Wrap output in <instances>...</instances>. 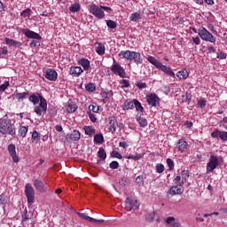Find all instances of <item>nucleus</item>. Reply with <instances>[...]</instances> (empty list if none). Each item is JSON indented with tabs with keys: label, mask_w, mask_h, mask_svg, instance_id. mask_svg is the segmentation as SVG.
Masks as SVG:
<instances>
[{
	"label": "nucleus",
	"mask_w": 227,
	"mask_h": 227,
	"mask_svg": "<svg viewBox=\"0 0 227 227\" xmlns=\"http://www.w3.org/2000/svg\"><path fill=\"white\" fill-rule=\"evenodd\" d=\"M21 17H24L25 19L27 17H31V9H26L21 12Z\"/></svg>",
	"instance_id": "obj_46"
},
{
	"label": "nucleus",
	"mask_w": 227,
	"mask_h": 227,
	"mask_svg": "<svg viewBox=\"0 0 227 227\" xmlns=\"http://www.w3.org/2000/svg\"><path fill=\"white\" fill-rule=\"evenodd\" d=\"M95 143L102 145L104 143V136L102 134H98L94 137Z\"/></svg>",
	"instance_id": "obj_37"
},
{
	"label": "nucleus",
	"mask_w": 227,
	"mask_h": 227,
	"mask_svg": "<svg viewBox=\"0 0 227 227\" xmlns=\"http://www.w3.org/2000/svg\"><path fill=\"white\" fill-rule=\"evenodd\" d=\"M165 223L169 226H174L175 224H176L178 223V221L176 220V218H175L174 216H168L165 219Z\"/></svg>",
	"instance_id": "obj_29"
},
{
	"label": "nucleus",
	"mask_w": 227,
	"mask_h": 227,
	"mask_svg": "<svg viewBox=\"0 0 227 227\" xmlns=\"http://www.w3.org/2000/svg\"><path fill=\"white\" fill-rule=\"evenodd\" d=\"M156 171H157V173H164V165L160 164V163L157 164Z\"/></svg>",
	"instance_id": "obj_50"
},
{
	"label": "nucleus",
	"mask_w": 227,
	"mask_h": 227,
	"mask_svg": "<svg viewBox=\"0 0 227 227\" xmlns=\"http://www.w3.org/2000/svg\"><path fill=\"white\" fill-rule=\"evenodd\" d=\"M137 86L139 90H145L146 88V82H143L142 81L137 82Z\"/></svg>",
	"instance_id": "obj_53"
},
{
	"label": "nucleus",
	"mask_w": 227,
	"mask_h": 227,
	"mask_svg": "<svg viewBox=\"0 0 227 227\" xmlns=\"http://www.w3.org/2000/svg\"><path fill=\"white\" fill-rule=\"evenodd\" d=\"M77 111V105L72 103L67 106V113H75Z\"/></svg>",
	"instance_id": "obj_40"
},
{
	"label": "nucleus",
	"mask_w": 227,
	"mask_h": 227,
	"mask_svg": "<svg viewBox=\"0 0 227 227\" xmlns=\"http://www.w3.org/2000/svg\"><path fill=\"white\" fill-rule=\"evenodd\" d=\"M27 219H29V217H27V210H25L22 214V221H27Z\"/></svg>",
	"instance_id": "obj_61"
},
{
	"label": "nucleus",
	"mask_w": 227,
	"mask_h": 227,
	"mask_svg": "<svg viewBox=\"0 0 227 227\" xmlns=\"http://www.w3.org/2000/svg\"><path fill=\"white\" fill-rule=\"evenodd\" d=\"M69 10L73 13H76V12H79L81 10V4H79L78 3H74L69 7Z\"/></svg>",
	"instance_id": "obj_35"
},
{
	"label": "nucleus",
	"mask_w": 227,
	"mask_h": 227,
	"mask_svg": "<svg viewBox=\"0 0 227 227\" xmlns=\"http://www.w3.org/2000/svg\"><path fill=\"white\" fill-rule=\"evenodd\" d=\"M167 164L170 169V171H173V169H175V161H173V160L171 159H167Z\"/></svg>",
	"instance_id": "obj_44"
},
{
	"label": "nucleus",
	"mask_w": 227,
	"mask_h": 227,
	"mask_svg": "<svg viewBox=\"0 0 227 227\" xmlns=\"http://www.w3.org/2000/svg\"><path fill=\"white\" fill-rule=\"evenodd\" d=\"M147 61H149V63L153 65L156 68H158V67L160 65V62H159V60H157V59H155L153 56H148Z\"/></svg>",
	"instance_id": "obj_30"
},
{
	"label": "nucleus",
	"mask_w": 227,
	"mask_h": 227,
	"mask_svg": "<svg viewBox=\"0 0 227 227\" xmlns=\"http://www.w3.org/2000/svg\"><path fill=\"white\" fill-rule=\"evenodd\" d=\"M30 47L32 49H35L36 47H40V41H36V40H33L31 43H30Z\"/></svg>",
	"instance_id": "obj_52"
},
{
	"label": "nucleus",
	"mask_w": 227,
	"mask_h": 227,
	"mask_svg": "<svg viewBox=\"0 0 227 227\" xmlns=\"http://www.w3.org/2000/svg\"><path fill=\"white\" fill-rule=\"evenodd\" d=\"M9 86H10V82H5L2 85H0V93H3V91H5Z\"/></svg>",
	"instance_id": "obj_45"
},
{
	"label": "nucleus",
	"mask_w": 227,
	"mask_h": 227,
	"mask_svg": "<svg viewBox=\"0 0 227 227\" xmlns=\"http://www.w3.org/2000/svg\"><path fill=\"white\" fill-rule=\"evenodd\" d=\"M28 95H29V92L16 93L15 98H17L19 102H20V100H26Z\"/></svg>",
	"instance_id": "obj_32"
},
{
	"label": "nucleus",
	"mask_w": 227,
	"mask_h": 227,
	"mask_svg": "<svg viewBox=\"0 0 227 227\" xmlns=\"http://www.w3.org/2000/svg\"><path fill=\"white\" fill-rule=\"evenodd\" d=\"M176 76L179 79H187V77H189V72L185 69L178 71Z\"/></svg>",
	"instance_id": "obj_31"
},
{
	"label": "nucleus",
	"mask_w": 227,
	"mask_h": 227,
	"mask_svg": "<svg viewBox=\"0 0 227 227\" xmlns=\"http://www.w3.org/2000/svg\"><path fill=\"white\" fill-rule=\"evenodd\" d=\"M25 194L27 196V203H35V189L31 184H26Z\"/></svg>",
	"instance_id": "obj_8"
},
{
	"label": "nucleus",
	"mask_w": 227,
	"mask_h": 227,
	"mask_svg": "<svg viewBox=\"0 0 227 227\" xmlns=\"http://www.w3.org/2000/svg\"><path fill=\"white\" fill-rule=\"evenodd\" d=\"M112 156L115 157V159H122L121 154L118 151H113Z\"/></svg>",
	"instance_id": "obj_56"
},
{
	"label": "nucleus",
	"mask_w": 227,
	"mask_h": 227,
	"mask_svg": "<svg viewBox=\"0 0 227 227\" xmlns=\"http://www.w3.org/2000/svg\"><path fill=\"white\" fill-rule=\"evenodd\" d=\"M125 207L128 212H130L131 210H137L139 208V203L137 202V200L127 198L125 201Z\"/></svg>",
	"instance_id": "obj_9"
},
{
	"label": "nucleus",
	"mask_w": 227,
	"mask_h": 227,
	"mask_svg": "<svg viewBox=\"0 0 227 227\" xmlns=\"http://www.w3.org/2000/svg\"><path fill=\"white\" fill-rule=\"evenodd\" d=\"M207 52L214 54L215 52V48L214 46H207Z\"/></svg>",
	"instance_id": "obj_62"
},
{
	"label": "nucleus",
	"mask_w": 227,
	"mask_h": 227,
	"mask_svg": "<svg viewBox=\"0 0 227 227\" xmlns=\"http://www.w3.org/2000/svg\"><path fill=\"white\" fill-rule=\"evenodd\" d=\"M119 166H120V163H118V161H112L110 163L111 169H118Z\"/></svg>",
	"instance_id": "obj_54"
},
{
	"label": "nucleus",
	"mask_w": 227,
	"mask_h": 227,
	"mask_svg": "<svg viewBox=\"0 0 227 227\" xmlns=\"http://www.w3.org/2000/svg\"><path fill=\"white\" fill-rule=\"evenodd\" d=\"M106 26H107L108 27H110V29H115V27H116V23H115L114 21L109 20L106 21Z\"/></svg>",
	"instance_id": "obj_47"
},
{
	"label": "nucleus",
	"mask_w": 227,
	"mask_h": 227,
	"mask_svg": "<svg viewBox=\"0 0 227 227\" xmlns=\"http://www.w3.org/2000/svg\"><path fill=\"white\" fill-rule=\"evenodd\" d=\"M34 113L37 116H42L47 113V99H41V102L37 105H35Z\"/></svg>",
	"instance_id": "obj_6"
},
{
	"label": "nucleus",
	"mask_w": 227,
	"mask_h": 227,
	"mask_svg": "<svg viewBox=\"0 0 227 227\" xmlns=\"http://www.w3.org/2000/svg\"><path fill=\"white\" fill-rule=\"evenodd\" d=\"M219 166V159L215 155H211L207 164V172L212 173Z\"/></svg>",
	"instance_id": "obj_7"
},
{
	"label": "nucleus",
	"mask_w": 227,
	"mask_h": 227,
	"mask_svg": "<svg viewBox=\"0 0 227 227\" xmlns=\"http://www.w3.org/2000/svg\"><path fill=\"white\" fill-rule=\"evenodd\" d=\"M135 106V101L126 100L122 106V109L124 111H129V109H132Z\"/></svg>",
	"instance_id": "obj_27"
},
{
	"label": "nucleus",
	"mask_w": 227,
	"mask_h": 227,
	"mask_svg": "<svg viewBox=\"0 0 227 227\" xmlns=\"http://www.w3.org/2000/svg\"><path fill=\"white\" fill-rule=\"evenodd\" d=\"M156 216H157L156 212L149 213L146 215V220L149 221V223H152V221H153V219H155Z\"/></svg>",
	"instance_id": "obj_42"
},
{
	"label": "nucleus",
	"mask_w": 227,
	"mask_h": 227,
	"mask_svg": "<svg viewBox=\"0 0 227 227\" xmlns=\"http://www.w3.org/2000/svg\"><path fill=\"white\" fill-rule=\"evenodd\" d=\"M111 70L115 75H119V77H121L122 79H125V77H127V73L125 72V69H123V67L118 62H116V60H114Z\"/></svg>",
	"instance_id": "obj_5"
},
{
	"label": "nucleus",
	"mask_w": 227,
	"mask_h": 227,
	"mask_svg": "<svg viewBox=\"0 0 227 227\" xmlns=\"http://www.w3.org/2000/svg\"><path fill=\"white\" fill-rule=\"evenodd\" d=\"M120 84H121V88H129V86H130V83L129 82V81L125 79L121 80L120 82Z\"/></svg>",
	"instance_id": "obj_48"
},
{
	"label": "nucleus",
	"mask_w": 227,
	"mask_h": 227,
	"mask_svg": "<svg viewBox=\"0 0 227 227\" xmlns=\"http://www.w3.org/2000/svg\"><path fill=\"white\" fill-rule=\"evenodd\" d=\"M78 65H80L81 67H82L83 70H90L91 64L90 62L88 60V59H81L78 61Z\"/></svg>",
	"instance_id": "obj_24"
},
{
	"label": "nucleus",
	"mask_w": 227,
	"mask_h": 227,
	"mask_svg": "<svg viewBox=\"0 0 227 227\" xmlns=\"http://www.w3.org/2000/svg\"><path fill=\"white\" fill-rule=\"evenodd\" d=\"M4 42L6 43V45H9L10 47H21L22 46V43L15 41L13 39H10V38H5Z\"/></svg>",
	"instance_id": "obj_23"
},
{
	"label": "nucleus",
	"mask_w": 227,
	"mask_h": 227,
	"mask_svg": "<svg viewBox=\"0 0 227 227\" xmlns=\"http://www.w3.org/2000/svg\"><path fill=\"white\" fill-rule=\"evenodd\" d=\"M89 12L91 13V15L95 16L96 19H104L106 17V12H104V10H102V7L95 4H92L89 6Z\"/></svg>",
	"instance_id": "obj_4"
},
{
	"label": "nucleus",
	"mask_w": 227,
	"mask_h": 227,
	"mask_svg": "<svg viewBox=\"0 0 227 227\" xmlns=\"http://www.w3.org/2000/svg\"><path fill=\"white\" fill-rule=\"evenodd\" d=\"M98 106L90 105L89 106V111H90L91 113H98Z\"/></svg>",
	"instance_id": "obj_51"
},
{
	"label": "nucleus",
	"mask_w": 227,
	"mask_h": 227,
	"mask_svg": "<svg viewBox=\"0 0 227 227\" xmlns=\"http://www.w3.org/2000/svg\"><path fill=\"white\" fill-rule=\"evenodd\" d=\"M198 34L201 40H204L205 42H210L211 43H215V38L214 37V35L207 30V28L203 27H200Z\"/></svg>",
	"instance_id": "obj_3"
},
{
	"label": "nucleus",
	"mask_w": 227,
	"mask_h": 227,
	"mask_svg": "<svg viewBox=\"0 0 227 227\" xmlns=\"http://www.w3.org/2000/svg\"><path fill=\"white\" fill-rule=\"evenodd\" d=\"M0 134H3V136H15L17 134V129H15V125L12 123V120L0 119Z\"/></svg>",
	"instance_id": "obj_1"
},
{
	"label": "nucleus",
	"mask_w": 227,
	"mask_h": 227,
	"mask_svg": "<svg viewBox=\"0 0 227 227\" xmlns=\"http://www.w3.org/2000/svg\"><path fill=\"white\" fill-rule=\"evenodd\" d=\"M42 99L45 98L43 96H41L40 93H33L28 98L29 102H31L34 106H38V104L42 102Z\"/></svg>",
	"instance_id": "obj_13"
},
{
	"label": "nucleus",
	"mask_w": 227,
	"mask_h": 227,
	"mask_svg": "<svg viewBox=\"0 0 227 227\" xmlns=\"http://www.w3.org/2000/svg\"><path fill=\"white\" fill-rule=\"evenodd\" d=\"M27 126H22V124H20L18 134L20 136V137H26V136H27Z\"/></svg>",
	"instance_id": "obj_25"
},
{
	"label": "nucleus",
	"mask_w": 227,
	"mask_h": 227,
	"mask_svg": "<svg viewBox=\"0 0 227 227\" xmlns=\"http://www.w3.org/2000/svg\"><path fill=\"white\" fill-rule=\"evenodd\" d=\"M141 19H142L141 12H133L129 17V20H131V22H139Z\"/></svg>",
	"instance_id": "obj_26"
},
{
	"label": "nucleus",
	"mask_w": 227,
	"mask_h": 227,
	"mask_svg": "<svg viewBox=\"0 0 227 227\" xmlns=\"http://www.w3.org/2000/svg\"><path fill=\"white\" fill-rule=\"evenodd\" d=\"M45 77L48 81H57L58 80V72L52 69H47L45 71Z\"/></svg>",
	"instance_id": "obj_15"
},
{
	"label": "nucleus",
	"mask_w": 227,
	"mask_h": 227,
	"mask_svg": "<svg viewBox=\"0 0 227 227\" xmlns=\"http://www.w3.org/2000/svg\"><path fill=\"white\" fill-rule=\"evenodd\" d=\"M179 152H185L187 150V143L184 139H180L177 143Z\"/></svg>",
	"instance_id": "obj_28"
},
{
	"label": "nucleus",
	"mask_w": 227,
	"mask_h": 227,
	"mask_svg": "<svg viewBox=\"0 0 227 227\" xmlns=\"http://www.w3.org/2000/svg\"><path fill=\"white\" fill-rule=\"evenodd\" d=\"M31 141L33 143H38V141H40V133H38V131H34L32 133Z\"/></svg>",
	"instance_id": "obj_36"
},
{
	"label": "nucleus",
	"mask_w": 227,
	"mask_h": 227,
	"mask_svg": "<svg viewBox=\"0 0 227 227\" xmlns=\"http://www.w3.org/2000/svg\"><path fill=\"white\" fill-rule=\"evenodd\" d=\"M84 72L81 67H71L70 68V75H73V77H79L81 74Z\"/></svg>",
	"instance_id": "obj_20"
},
{
	"label": "nucleus",
	"mask_w": 227,
	"mask_h": 227,
	"mask_svg": "<svg viewBox=\"0 0 227 227\" xmlns=\"http://www.w3.org/2000/svg\"><path fill=\"white\" fill-rule=\"evenodd\" d=\"M217 59H226V53L223 51H221L220 53L217 54Z\"/></svg>",
	"instance_id": "obj_58"
},
{
	"label": "nucleus",
	"mask_w": 227,
	"mask_h": 227,
	"mask_svg": "<svg viewBox=\"0 0 227 227\" xmlns=\"http://www.w3.org/2000/svg\"><path fill=\"white\" fill-rule=\"evenodd\" d=\"M146 101L151 107H157L160 104V98L155 93L147 95Z\"/></svg>",
	"instance_id": "obj_10"
},
{
	"label": "nucleus",
	"mask_w": 227,
	"mask_h": 227,
	"mask_svg": "<svg viewBox=\"0 0 227 227\" xmlns=\"http://www.w3.org/2000/svg\"><path fill=\"white\" fill-rule=\"evenodd\" d=\"M0 52L2 55L4 54V56H6V54H8V48H6V47L1 48Z\"/></svg>",
	"instance_id": "obj_60"
},
{
	"label": "nucleus",
	"mask_w": 227,
	"mask_h": 227,
	"mask_svg": "<svg viewBox=\"0 0 227 227\" xmlns=\"http://www.w3.org/2000/svg\"><path fill=\"white\" fill-rule=\"evenodd\" d=\"M198 106H199V107H201V109H203V107H205V106H207V101L200 99L198 101Z\"/></svg>",
	"instance_id": "obj_57"
},
{
	"label": "nucleus",
	"mask_w": 227,
	"mask_h": 227,
	"mask_svg": "<svg viewBox=\"0 0 227 227\" xmlns=\"http://www.w3.org/2000/svg\"><path fill=\"white\" fill-rule=\"evenodd\" d=\"M136 182H137V184H138V185H141L143 184V177L137 176L136 178Z\"/></svg>",
	"instance_id": "obj_64"
},
{
	"label": "nucleus",
	"mask_w": 227,
	"mask_h": 227,
	"mask_svg": "<svg viewBox=\"0 0 227 227\" xmlns=\"http://www.w3.org/2000/svg\"><path fill=\"white\" fill-rule=\"evenodd\" d=\"M128 159H132L133 160H139L140 159H143V155L139 153H136L135 155L130 154Z\"/></svg>",
	"instance_id": "obj_43"
},
{
	"label": "nucleus",
	"mask_w": 227,
	"mask_h": 227,
	"mask_svg": "<svg viewBox=\"0 0 227 227\" xmlns=\"http://www.w3.org/2000/svg\"><path fill=\"white\" fill-rule=\"evenodd\" d=\"M0 205H6V196L4 193L0 195Z\"/></svg>",
	"instance_id": "obj_55"
},
{
	"label": "nucleus",
	"mask_w": 227,
	"mask_h": 227,
	"mask_svg": "<svg viewBox=\"0 0 227 227\" xmlns=\"http://www.w3.org/2000/svg\"><path fill=\"white\" fill-rule=\"evenodd\" d=\"M89 118H90V121H92L93 123H95V121H97V117L94 114L90 113Z\"/></svg>",
	"instance_id": "obj_59"
},
{
	"label": "nucleus",
	"mask_w": 227,
	"mask_h": 227,
	"mask_svg": "<svg viewBox=\"0 0 227 227\" xmlns=\"http://www.w3.org/2000/svg\"><path fill=\"white\" fill-rule=\"evenodd\" d=\"M158 70H161V72H164L166 75H169L170 77H175V72L171 70V67H167L163 65L162 63H160L159 67H157Z\"/></svg>",
	"instance_id": "obj_14"
},
{
	"label": "nucleus",
	"mask_w": 227,
	"mask_h": 227,
	"mask_svg": "<svg viewBox=\"0 0 227 227\" xmlns=\"http://www.w3.org/2000/svg\"><path fill=\"white\" fill-rule=\"evenodd\" d=\"M85 90H86V91H89L90 93H93V91H95V90H97V87L93 83H88L85 86Z\"/></svg>",
	"instance_id": "obj_39"
},
{
	"label": "nucleus",
	"mask_w": 227,
	"mask_h": 227,
	"mask_svg": "<svg viewBox=\"0 0 227 227\" xmlns=\"http://www.w3.org/2000/svg\"><path fill=\"white\" fill-rule=\"evenodd\" d=\"M192 40L196 43V45H200V43H201V40L198 36L193 37Z\"/></svg>",
	"instance_id": "obj_63"
},
{
	"label": "nucleus",
	"mask_w": 227,
	"mask_h": 227,
	"mask_svg": "<svg viewBox=\"0 0 227 227\" xmlns=\"http://www.w3.org/2000/svg\"><path fill=\"white\" fill-rule=\"evenodd\" d=\"M137 121H138L140 127H146L148 125V121L143 117H139Z\"/></svg>",
	"instance_id": "obj_41"
},
{
	"label": "nucleus",
	"mask_w": 227,
	"mask_h": 227,
	"mask_svg": "<svg viewBox=\"0 0 227 227\" xmlns=\"http://www.w3.org/2000/svg\"><path fill=\"white\" fill-rule=\"evenodd\" d=\"M7 150H8L9 155L12 159V161L17 164L20 159H19V156L17 155V148L15 147V145L10 144L7 147Z\"/></svg>",
	"instance_id": "obj_11"
},
{
	"label": "nucleus",
	"mask_w": 227,
	"mask_h": 227,
	"mask_svg": "<svg viewBox=\"0 0 227 227\" xmlns=\"http://www.w3.org/2000/svg\"><path fill=\"white\" fill-rule=\"evenodd\" d=\"M96 45H98L96 47L97 54H98L99 56H104V54H106V44L102 43H96Z\"/></svg>",
	"instance_id": "obj_22"
},
{
	"label": "nucleus",
	"mask_w": 227,
	"mask_h": 227,
	"mask_svg": "<svg viewBox=\"0 0 227 227\" xmlns=\"http://www.w3.org/2000/svg\"><path fill=\"white\" fill-rule=\"evenodd\" d=\"M77 214L79 215L80 217H82V219H85V221H89L90 223H104V220L102 219L98 220L93 217L88 216L86 213L78 212Z\"/></svg>",
	"instance_id": "obj_19"
},
{
	"label": "nucleus",
	"mask_w": 227,
	"mask_h": 227,
	"mask_svg": "<svg viewBox=\"0 0 227 227\" xmlns=\"http://www.w3.org/2000/svg\"><path fill=\"white\" fill-rule=\"evenodd\" d=\"M134 106L136 107L138 113H143L145 111V108L143 107V106H141V103L136 99Z\"/></svg>",
	"instance_id": "obj_38"
},
{
	"label": "nucleus",
	"mask_w": 227,
	"mask_h": 227,
	"mask_svg": "<svg viewBox=\"0 0 227 227\" xmlns=\"http://www.w3.org/2000/svg\"><path fill=\"white\" fill-rule=\"evenodd\" d=\"M169 194H171V196H176V194H183L184 193V187L182 185H176V186H172L169 189Z\"/></svg>",
	"instance_id": "obj_16"
},
{
	"label": "nucleus",
	"mask_w": 227,
	"mask_h": 227,
	"mask_svg": "<svg viewBox=\"0 0 227 227\" xmlns=\"http://www.w3.org/2000/svg\"><path fill=\"white\" fill-rule=\"evenodd\" d=\"M67 139L70 141H79L81 139V132L79 130H74L71 134L67 135Z\"/></svg>",
	"instance_id": "obj_17"
},
{
	"label": "nucleus",
	"mask_w": 227,
	"mask_h": 227,
	"mask_svg": "<svg viewBox=\"0 0 227 227\" xmlns=\"http://www.w3.org/2000/svg\"><path fill=\"white\" fill-rule=\"evenodd\" d=\"M219 137L222 141H227V132L226 131H220Z\"/></svg>",
	"instance_id": "obj_49"
},
{
	"label": "nucleus",
	"mask_w": 227,
	"mask_h": 227,
	"mask_svg": "<svg viewBox=\"0 0 227 227\" xmlns=\"http://www.w3.org/2000/svg\"><path fill=\"white\" fill-rule=\"evenodd\" d=\"M34 186L35 187V189L37 191H39L40 192H45L46 191V187H45V184L43 181H40L38 179H35L34 181Z\"/></svg>",
	"instance_id": "obj_18"
},
{
	"label": "nucleus",
	"mask_w": 227,
	"mask_h": 227,
	"mask_svg": "<svg viewBox=\"0 0 227 227\" xmlns=\"http://www.w3.org/2000/svg\"><path fill=\"white\" fill-rule=\"evenodd\" d=\"M83 129L86 136H93V134H95V128L91 126H85Z\"/></svg>",
	"instance_id": "obj_34"
},
{
	"label": "nucleus",
	"mask_w": 227,
	"mask_h": 227,
	"mask_svg": "<svg viewBox=\"0 0 227 227\" xmlns=\"http://www.w3.org/2000/svg\"><path fill=\"white\" fill-rule=\"evenodd\" d=\"M22 33L27 36V38H32V40H42V35L28 28L22 29Z\"/></svg>",
	"instance_id": "obj_12"
},
{
	"label": "nucleus",
	"mask_w": 227,
	"mask_h": 227,
	"mask_svg": "<svg viewBox=\"0 0 227 227\" xmlns=\"http://www.w3.org/2000/svg\"><path fill=\"white\" fill-rule=\"evenodd\" d=\"M119 58H121V59H128V61H134L137 65H141V63H143V57H141V53L129 50L121 51L119 53Z\"/></svg>",
	"instance_id": "obj_2"
},
{
	"label": "nucleus",
	"mask_w": 227,
	"mask_h": 227,
	"mask_svg": "<svg viewBox=\"0 0 227 227\" xmlns=\"http://www.w3.org/2000/svg\"><path fill=\"white\" fill-rule=\"evenodd\" d=\"M98 157L100 159V160H106L107 153H106V150H104V148H99L98 152Z\"/></svg>",
	"instance_id": "obj_33"
},
{
	"label": "nucleus",
	"mask_w": 227,
	"mask_h": 227,
	"mask_svg": "<svg viewBox=\"0 0 227 227\" xmlns=\"http://www.w3.org/2000/svg\"><path fill=\"white\" fill-rule=\"evenodd\" d=\"M109 130L112 133L116 132V127H118V122L116 121V119L114 117L109 118Z\"/></svg>",
	"instance_id": "obj_21"
}]
</instances>
